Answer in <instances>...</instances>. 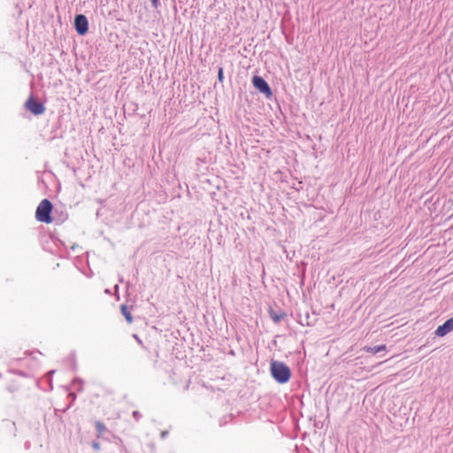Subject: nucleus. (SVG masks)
I'll return each mask as SVG.
<instances>
[{
  "label": "nucleus",
  "instance_id": "f03ea898",
  "mask_svg": "<svg viewBox=\"0 0 453 453\" xmlns=\"http://www.w3.org/2000/svg\"><path fill=\"white\" fill-rule=\"evenodd\" d=\"M53 206L50 200L43 199L36 208L35 218L38 221L50 224L52 222L51 211Z\"/></svg>",
  "mask_w": 453,
  "mask_h": 453
},
{
  "label": "nucleus",
  "instance_id": "9d476101",
  "mask_svg": "<svg viewBox=\"0 0 453 453\" xmlns=\"http://www.w3.org/2000/svg\"><path fill=\"white\" fill-rule=\"evenodd\" d=\"M151 3H152V5L155 7V8H157L158 6V0H150Z\"/></svg>",
  "mask_w": 453,
  "mask_h": 453
},
{
  "label": "nucleus",
  "instance_id": "7ed1b4c3",
  "mask_svg": "<svg viewBox=\"0 0 453 453\" xmlns=\"http://www.w3.org/2000/svg\"><path fill=\"white\" fill-rule=\"evenodd\" d=\"M253 86L265 94L267 97L272 96V90L268 83L260 76H254L252 79Z\"/></svg>",
  "mask_w": 453,
  "mask_h": 453
},
{
  "label": "nucleus",
  "instance_id": "423d86ee",
  "mask_svg": "<svg viewBox=\"0 0 453 453\" xmlns=\"http://www.w3.org/2000/svg\"><path fill=\"white\" fill-rule=\"evenodd\" d=\"M451 331H453V318L449 319L448 320H446L444 322L443 325L439 326L436 328L434 334L436 336L443 337L446 334H448L449 333H450Z\"/></svg>",
  "mask_w": 453,
  "mask_h": 453
},
{
  "label": "nucleus",
  "instance_id": "20e7f679",
  "mask_svg": "<svg viewBox=\"0 0 453 453\" xmlns=\"http://www.w3.org/2000/svg\"><path fill=\"white\" fill-rule=\"evenodd\" d=\"M25 106L27 111H29L35 115L42 114L45 111V107L43 106V104L40 102H37L33 96H30L27 100Z\"/></svg>",
  "mask_w": 453,
  "mask_h": 453
},
{
  "label": "nucleus",
  "instance_id": "1a4fd4ad",
  "mask_svg": "<svg viewBox=\"0 0 453 453\" xmlns=\"http://www.w3.org/2000/svg\"><path fill=\"white\" fill-rule=\"evenodd\" d=\"M218 79L220 82L223 81L224 75H223V69L220 67L218 72Z\"/></svg>",
  "mask_w": 453,
  "mask_h": 453
},
{
  "label": "nucleus",
  "instance_id": "6e6552de",
  "mask_svg": "<svg viewBox=\"0 0 453 453\" xmlns=\"http://www.w3.org/2000/svg\"><path fill=\"white\" fill-rule=\"evenodd\" d=\"M385 349H386V345H384V344L380 345V346H375V347H365V350L366 352H369L372 354H376V353L385 350Z\"/></svg>",
  "mask_w": 453,
  "mask_h": 453
},
{
  "label": "nucleus",
  "instance_id": "0eeeda50",
  "mask_svg": "<svg viewBox=\"0 0 453 453\" xmlns=\"http://www.w3.org/2000/svg\"><path fill=\"white\" fill-rule=\"evenodd\" d=\"M120 311H121L122 315L127 319V323L128 324L133 323V316H132L131 312L129 311L127 306L125 304L121 305Z\"/></svg>",
  "mask_w": 453,
  "mask_h": 453
},
{
  "label": "nucleus",
  "instance_id": "f257e3e1",
  "mask_svg": "<svg viewBox=\"0 0 453 453\" xmlns=\"http://www.w3.org/2000/svg\"><path fill=\"white\" fill-rule=\"evenodd\" d=\"M273 378L279 383L288 382L291 376L290 369L282 362L273 360L270 364Z\"/></svg>",
  "mask_w": 453,
  "mask_h": 453
},
{
  "label": "nucleus",
  "instance_id": "39448f33",
  "mask_svg": "<svg viewBox=\"0 0 453 453\" xmlns=\"http://www.w3.org/2000/svg\"><path fill=\"white\" fill-rule=\"evenodd\" d=\"M74 27L79 35H85L88 30V22L87 18L83 14L77 15L74 19Z\"/></svg>",
  "mask_w": 453,
  "mask_h": 453
}]
</instances>
